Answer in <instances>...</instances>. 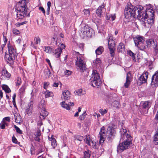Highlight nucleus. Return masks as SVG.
<instances>
[{
    "label": "nucleus",
    "instance_id": "obj_1",
    "mask_svg": "<svg viewBox=\"0 0 158 158\" xmlns=\"http://www.w3.org/2000/svg\"><path fill=\"white\" fill-rule=\"evenodd\" d=\"M139 17L143 26L146 28L150 27L154 23V11L151 8H147L145 11L143 7Z\"/></svg>",
    "mask_w": 158,
    "mask_h": 158
},
{
    "label": "nucleus",
    "instance_id": "obj_2",
    "mask_svg": "<svg viewBox=\"0 0 158 158\" xmlns=\"http://www.w3.org/2000/svg\"><path fill=\"white\" fill-rule=\"evenodd\" d=\"M120 133L121 135L120 141L124 140L123 142L119 144L117 148V152L120 153L130 147L131 143V137L125 127L121 128Z\"/></svg>",
    "mask_w": 158,
    "mask_h": 158
},
{
    "label": "nucleus",
    "instance_id": "obj_3",
    "mask_svg": "<svg viewBox=\"0 0 158 158\" xmlns=\"http://www.w3.org/2000/svg\"><path fill=\"white\" fill-rule=\"evenodd\" d=\"M27 2L26 0H21L16 5L17 10V20L23 19L27 15L30 16V13H28V8L27 7Z\"/></svg>",
    "mask_w": 158,
    "mask_h": 158
},
{
    "label": "nucleus",
    "instance_id": "obj_4",
    "mask_svg": "<svg viewBox=\"0 0 158 158\" xmlns=\"http://www.w3.org/2000/svg\"><path fill=\"white\" fill-rule=\"evenodd\" d=\"M143 7L140 5L134 7L132 5L128 6L125 10V18L128 19L131 17H136L139 19L140 12L142 10Z\"/></svg>",
    "mask_w": 158,
    "mask_h": 158
},
{
    "label": "nucleus",
    "instance_id": "obj_5",
    "mask_svg": "<svg viewBox=\"0 0 158 158\" xmlns=\"http://www.w3.org/2000/svg\"><path fill=\"white\" fill-rule=\"evenodd\" d=\"M8 54H6L5 56V60L8 63L11 64L13 62L16 56L17 53L15 47L9 42L7 44Z\"/></svg>",
    "mask_w": 158,
    "mask_h": 158
},
{
    "label": "nucleus",
    "instance_id": "obj_6",
    "mask_svg": "<svg viewBox=\"0 0 158 158\" xmlns=\"http://www.w3.org/2000/svg\"><path fill=\"white\" fill-rule=\"evenodd\" d=\"M76 65L77 69L80 72H83L86 69V64L84 61L83 56L78 52L76 53Z\"/></svg>",
    "mask_w": 158,
    "mask_h": 158
},
{
    "label": "nucleus",
    "instance_id": "obj_7",
    "mask_svg": "<svg viewBox=\"0 0 158 158\" xmlns=\"http://www.w3.org/2000/svg\"><path fill=\"white\" fill-rule=\"evenodd\" d=\"M135 45L141 50H143L146 48L144 43V39L141 36L138 35L133 38Z\"/></svg>",
    "mask_w": 158,
    "mask_h": 158
},
{
    "label": "nucleus",
    "instance_id": "obj_8",
    "mask_svg": "<svg viewBox=\"0 0 158 158\" xmlns=\"http://www.w3.org/2000/svg\"><path fill=\"white\" fill-rule=\"evenodd\" d=\"M81 33H80L81 35L83 36L84 37L86 36L89 37H91L93 34V31L90 27L88 26H85L81 28Z\"/></svg>",
    "mask_w": 158,
    "mask_h": 158
},
{
    "label": "nucleus",
    "instance_id": "obj_9",
    "mask_svg": "<svg viewBox=\"0 0 158 158\" xmlns=\"http://www.w3.org/2000/svg\"><path fill=\"white\" fill-rule=\"evenodd\" d=\"M92 75L94 78H93L91 81L92 85L94 87H95V86H99L101 83V81L98 73L97 70H94Z\"/></svg>",
    "mask_w": 158,
    "mask_h": 158
},
{
    "label": "nucleus",
    "instance_id": "obj_10",
    "mask_svg": "<svg viewBox=\"0 0 158 158\" xmlns=\"http://www.w3.org/2000/svg\"><path fill=\"white\" fill-rule=\"evenodd\" d=\"M114 126L113 124L110 125L107 129V131L109 132L107 138V140L109 142H112L115 136L116 131L114 128Z\"/></svg>",
    "mask_w": 158,
    "mask_h": 158
},
{
    "label": "nucleus",
    "instance_id": "obj_11",
    "mask_svg": "<svg viewBox=\"0 0 158 158\" xmlns=\"http://www.w3.org/2000/svg\"><path fill=\"white\" fill-rule=\"evenodd\" d=\"M114 126L113 124L110 125L107 129V131L109 132L107 138V140L109 142H112L115 136L116 131L114 128Z\"/></svg>",
    "mask_w": 158,
    "mask_h": 158
},
{
    "label": "nucleus",
    "instance_id": "obj_12",
    "mask_svg": "<svg viewBox=\"0 0 158 158\" xmlns=\"http://www.w3.org/2000/svg\"><path fill=\"white\" fill-rule=\"evenodd\" d=\"M114 126L113 124L110 125L107 129V131L109 132L107 138V140L109 142H112L115 136L116 131L114 128Z\"/></svg>",
    "mask_w": 158,
    "mask_h": 158
},
{
    "label": "nucleus",
    "instance_id": "obj_13",
    "mask_svg": "<svg viewBox=\"0 0 158 158\" xmlns=\"http://www.w3.org/2000/svg\"><path fill=\"white\" fill-rule=\"evenodd\" d=\"M44 103V102L41 101L38 106L41 109L40 116V118L41 120L44 119L48 114V112L45 108V106Z\"/></svg>",
    "mask_w": 158,
    "mask_h": 158
},
{
    "label": "nucleus",
    "instance_id": "obj_14",
    "mask_svg": "<svg viewBox=\"0 0 158 158\" xmlns=\"http://www.w3.org/2000/svg\"><path fill=\"white\" fill-rule=\"evenodd\" d=\"M115 47L114 41L112 39V37H110L108 40V48L110 51L111 56L113 58L114 55Z\"/></svg>",
    "mask_w": 158,
    "mask_h": 158
},
{
    "label": "nucleus",
    "instance_id": "obj_15",
    "mask_svg": "<svg viewBox=\"0 0 158 158\" xmlns=\"http://www.w3.org/2000/svg\"><path fill=\"white\" fill-rule=\"evenodd\" d=\"M99 135L100 143H103L105 140L106 135V129L104 126L101 128Z\"/></svg>",
    "mask_w": 158,
    "mask_h": 158
},
{
    "label": "nucleus",
    "instance_id": "obj_16",
    "mask_svg": "<svg viewBox=\"0 0 158 158\" xmlns=\"http://www.w3.org/2000/svg\"><path fill=\"white\" fill-rule=\"evenodd\" d=\"M151 84L153 87L158 86V70L153 75Z\"/></svg>",
    "mask_w": 158,
    "mask_h": 158
},
{
    "label": "nucleus",
    "instance_id": "obj_17",
    "mask_svg": "<svg viewBox=\"0 0 158 158\" xmlns=\"http://www.w3.org/2000/svg\"><path fill=\"white\" fill-rule=\"evenodd\" d=\"M85 141L86 143L92 147L94 148H96V143L95 141L92 140L90 139L89 135H86L85 138Z\"/></svg>",
    "mask_w": 158,
    "mask_h": 158
},
{
    "label": "nucleus",
    "instance_id": "obj_18",
    "mask_svg": "<svg viewBox=\"0 0 158 158\" xmlns=\"http://www.w3.org/2000/svg\"><path fill=\"white\" fill-rule=\"evenodd\" d=\"M11 74L8 72L7 70L3 69L2 72L1 78L2 80H8Z\"/></svg>",
    "mask_w": 158,
    "mask_h": 158
},
{
    "label": "nucleus",
    "instance_id": "obj_19",
    "mask_svg": "<svg viewBox=\"0 0 158 158\" xmlns=\"http://www.w3.org/2000/svg\"><path fill=\"white\" fill-rule=\"evenodd\" d=\"M148 73L147 72H144V73L140 77L139 80L141 84L146 82L148 78Z\"/></svg>",
    "mask_w": 158,
    "mask_h": 158
},
{
    "label": "nucleus",
    "instance_id": "obj_20",
    "mask_svg": "<svg viewBox=\"0 0 158 158\" xmlns=\"http://www.w3.org/2000/svg\"><path fill=\"white\" fill-rule=\"evenodd\" d=\"M146 43L147 44V46L148 48H149L151 47L152 48H155L156 46H157V43L156 41H155L154 40L149 39V40L146 41Z\"/></svg>",
    "mask_w": 158,
    "mask_h": 158
},
{
    "label": "nucleus",
    "instance_id": "obj_21",
    "mask_svg": "<svg viewBox=\"0 0 158 158\" xmlns=\"http://www.w3.org/2000/svg\"><path fill=\"white\" fill-rule=\"evenodd\" d=\"M105 6L104 5H102L99 6L97 10L96 13L99 17H101L102 14L105 12L106 10L105 8H104Z\"/></svg>",
    "mask_w": 158,
    "mask_h": 158
},
{
    "label": "nucleus",
    "instance_id": "obj_22",
    "mask_svg": "<svg viewBox=\"0 0 158 158\" xmlns=\"http://www.w3.org/2000/svg\"><path fill=\"white\" fill-rule=\"evenodd\" d=\"M48 139L51 142V145L53 148L55 149L57 145V143L56 139L54 138V136L53 135H52L51 137L48 136Z\"/></svg>",
    "mask_w": 158,
    "mask_h": 158
},
{
    "label": "nucleus",
    "instance_id": "obj_23",
    "mask_svg": "<svg viewBox=\"0 0 158 158\" xmlns=\"http://www.w3.org/2000/svg\"><path fill=\"white\" fill-rule=\"evenodd\" d=\"M70 94L71 93L69 90H64L63 91V97L62 98L65 100H68L70 98Z\"/></svg>",
    "mask_w": 158,
    "mask_h": 158
},
{
    "label": "nucleus",
    "instance_id": "obj_24",
    "mask_svg": "<svg viewBox=\"0 0 158 158\" xmlns=\"http://www.w3.org/2000/svg\"><path fill=\"white\" fill-rule=\"evenodd\" d=\"M32 102L31 101L28 105V106L26 109V113L28 115H30L31 113L33 108Z\"/></svg>",
    "mask_w": 158,
    "mask_h": 158
},
{
    "label": "nucleus",
    "instance_id": "obj_25",
    "mask_svg": "<svg viewBox=\"0 0 158 158\" xmlns=\"http://www.w3.org/2000/svg\"><path fill=\"white\" fill-rule=\"evenodd\" d=\"M62 52V48H58L54 50L53 53L55 57L58 58L60 57V55Z\"/></svg>",
    "mask_w": 158,
    "mask_h": 158
},
{
    "label": "nucleus",
    "instance_id": "obj_26",
    "mask_svg": "<svg viewBox=\"0 0 158 158\" xmlns=\"http://www.w3.org/2000/svg\"><path fill=\"white\" fill-rule=\"evenodd\" d=\"M15 122L18 123H20L21 122V117L19 114L16 112L14 113Z\"/></svg>",
    "mask_w": 158,
    "mask_h": 158
},
{
    "label": "nucleus",
    "instance_id": "obj_27",
    "mask_svg": "<svg viewBox=\"0 0 158 158\" xmlns=\"http://www.w3.org/2000/svg\"><path fill=\"white\" fill-rule=\"evenodd\" d=\"M130 74L127 73L126 76V82L124 84V86L125 87L127 88L130 83L131 82V78H130Z\"/></svg>",
    "mask_w": 158,
    "mask_h": 158
},
{
    "label": "nucleus",
    "instance_id": "obj_28",
    "mask_svg": "<svg viewBox=\"0 0 158 158\" xmlns=\"http://www.w3.org/2000/svg\"><path fill=\"white\" fill-rule=\"evenodd\" d=\"M94 66L99 67L101 64V60L99 58H97L93 61Z\"/></svg>",
    "mask_w": 158,
    "mask_h": 158
},
{
    "label": "nucleus",
    "instance_id": "obj_29",
    "mask_svg": "<svg viewBox=\"0 0 158 158\" xmlns=\"http://www.w3.org/2000/svg\"><path fill=\"white\" fill-rule=\"evenodd\" d=\"M151 103L148 101H146L144 102L143 106L144 108L148 109L151 106Z\"/></svg>",
    "mask_w": 158,
    "mask_h": 158
},
{
    "label": "nucleus",
    "instance_id": "obj_30",
    "mask_svg": "<svg viewBox=\"0 0 158 158\" xmlns=\"http://www.w3.org/2000/svg\"><path fill=\"white\" fill-rule=\"evenodd\" d=\"M125 48V46L124 44L122 43L119 44L118 48L117 50L119 52H122L124 50Z\"/></svg>",
    "mask_w": 158,
    "mask_h": 158
},
{
    "label": "nucleus",
    "instance_id": "obj_31",
    "mask_svg": "<svg viewBox=\"0 0 158 158\" xmlns=\"http://www.w3.org/2000/svg\"><path fill=\"white\" fill-rule=\"evenodd\" d=\"M2 87V89L5 91L6 93H9L11 92V90L8 86L6 85H3Z\"/></svg>",
    "mask_w": 158,
    "mask_h": 158
},
{
    "label": "nucleus",
    "instance_id": "obj_32",
    "mask_svg": "<svg viewBox=\"0 0 158 158\" xmlns=\"http://www.w3.org/2000/svg\"><path fill=\"white\" fill-rule=\"evenodd\" d=\"M103 51V48L102 47L100 46L96 50V53L97 55H100L102 53Z\"/></svg>",
    "mask_w": 158,
    "mask_h": 158
},
{
    "label": "nucleus",
    "instance_id": "obj_33",
    "mask_svg": "<svg viewBox=\"0 0 158 158\" xmlns=\"http://www.w3.org/2000/svg\"><path fill=\"white\" fill-rule=\"evenodd\" d=\"M153 141L156 145L158 144V131H156L154 136Z\"/></svg>",
    "mask_w": 158,
    "mask_h": 158
},
{
    "label": "nucleus",
    "instance_id": "obj_34",
    "mask_svg": "<svg viewBox=\"0 0 158 158\" xmlns=\"http://www.w3.org/2000/svg\"><path fill=\"white\" fill-rule=\"evenodd\" d=\"M61 105L62 107L65 108L67 110H69L70 109V107L68 104L65 103V102L63 101L61 103Z\"/></svg>",
    "mask_w": 158,
    "mask_h": 158
},
{
    "label": "nucleus",
    "instance_id": "obj_35",
    "mask_svg": "<svg viewBox=\"0 0 158 158\" xmlns=\"http://www.w3.org/2000/svg\"><path fill=\"white\" fill-rule=\"evenodd\" d=\"M44 73L47 78L49 77L51 73L50 70L48 68L45 69L44 70Z\"/></svg>",
    "mask_w": 158,
    "mask_h": 158
},
{
    "label": "nucleus",
    "instance_id": "obj_36",
    "mask_svg": "<svg viewBox=\"0 0 158 158\" xmlns=\"http://www.w3.org/2000/svg\"><path fill=\"white\" fill-rule=\"evenodd\" d=\"M84 157L83 158H89L90 154L89 153V151L88 150L87 151H85L84 152Z\"/></svg>",
    "mask_w": 158,
    "mask_h": 158
},
{
    "label": "nucleus",
    "instance_id": "obj_37",
    "mask_svg": "<svg viewBox=\"0 0 158 158\" xmlns=\"http://www.w3.org/2000/svg\"><path fill=\"white\" fill-rule=\"evenodd\" d=\"M52 48L50 47H45L44 50L47 53H51L52 51Z\"/></svg>",
    "mask_w": 158,
    "mask_h": 158
},
{
    "label": "nucleus",
    "instance_id": "obj_38",
    "mask_svg": "<svg viewBox=\"0 0 158 158\" xmlns=\"http://www.w3.org/2000/svg\"><path fill=\"white\" fill-rule=\"evenodd\" d=\"M75 93L77 95L81 96L82 94V90L81 89H78L77 90Z\"/></svg>",
    "mask_w": 158,
    "mask_h": 158
},
{
    "label": "nucleus",
    "instance_id": "obj_39",
    "mask_svg": "<svg viewBox=\"0 0 158 158\" xmlns=\"http://www.w3.org/2000/svg\"><path fill=\"white\" fill-rule=\"evenodd\" d=\"M35 44H37L40 42V38L39 37H36L34 38Z\"/></svg>",
    "mask_w": 158,
    "mask_h": 158
},
{
    "label": "nucleus",
    "instance_id": "obj_40",
    "mask_svg": "<svg viewBox=\"0 0 158 158\" xmlns=\"http://www.w3.org/2000/svg\"><path fill=\"white\" fill-rule=\"evenodd\" d=\"M86 115V112H84L80 116L79 118L81 120H83L85 119Z\"/></svg>",
    "mask_w": 158,
    "mask_h": 158
},
{
    "label": "nucleus",
    "instance_id": "obj_41",
    "mask_svg": "<svg viewBox=\"0 0 158 158\" xmlns=\"http://www.w3.org/2000/svg\"><path fill=\"white\" fill-rule=\"evenodd\" d=\"M14 126L16 131L17 133L20 134H21L22 133V131L20 130L19 127L16 126L15 125H14Z\"/></svg>",
    "mask_w": 158,
    "mask_h": 158
},
{
    "label": "nucleus",
    "instance_id": "obj_42",
    "mask_svg": "<svg viewBox=\"0 0 158 158\" xmlns=\"http://www.w3.org/2000/svg\"><path fill=\"white\" fill-rule=\"evenodd\" d=\"M5 121H2L1 123L0 124V128L2 129H4L5 127Z\"/></svg>",
    "mask_w": 158,
    "mask_h": 158
},
{
    "label": "nucleus",
    "instance_id": "obj_43",
    "mask_svg": "<svg viewBox=\"0 0 158 158\" xmlns=\"http://www.w3.org/2000/svg\"><path fill=\"white\" fill-rule=\"evenodd\" d=\"M128 54L131 56L134 59L135 58V55L134 53L131 50L128 51Z\"/></svg>",
    "mask_w": 158,
    "mask_h": 158
},
{
    "label": "nucleus",
    "instance_id": "obj_44",
    "mask_svg": "<svg viewBox=\"0 0 158 158\" xmlns=\"http://www.w3.org/2000/svg\"><path fill=\"white\" fill-rule=\"evenodd\" d=\"M112 105L114 107H118L119 106V103L117 101H114L113 102Z\"/></svg>",
    "mask_w": 158,
    "mask_h": 158
},
{
    "label": "nucleus",
    "instance_id": "obj_45",
    "mask_svg": "<svg viewBox=\"0 0 158 158\" xmlns=\"http://www.w3.org/2000/svg\"><path fill=\"white\" fill-rule=\"evenodd\" d=\"M99 112L103 115L107 113V111L106 109L103 110L102 109H101L99 110Z\"/></svg>",
    "mask_w": 158,
    "mask_h": 158
},
{
    "label": "nucleus",
    "instance_id": "obj_46",
    "mask_svg": "<svg viewBox=\"0 0 158 158\" xmlns=\"http://www.w3.org/2000/svg\"><path fill=\"white\" fill-rule=\"evenodd\" d=\"M16 83L17 85H20L21 83V78L20 77H18L17 79Z\"/></svg>",
    "mask_w": 158,
    "mask_h": 158
},
{
    "label": "nucleus",
    "instance_id": "obj_47",
    "mask_svg": "<svg viewBox=\"0 0 158 158\" xmlns=\"http://www.w3.org/2000/svg\"><path fill=\"white\" fill-rule=\"evenodd\" d=\"M27 23V21H24L21 23H17L16 24V25L17 27H19L21 25L25 24Z\"/></svg>",
    "mask_w": 158,
    "mask_h": 158
},
{
    "label": "nucleus",
    "instance_id": "obj_48",
    "mask_svg": "<svg viewBox=\"0 0 158 158\" xmlns=\"http://www.w3.org/2000/svg\"><path fill=\"white\" fill-rule=\"evenodd\" d=\"M26 87L25 86H22L19 89L20 93H23L25 92Z\"/></svg>",
    "mask_w": 158,
    "mask_h": 158
},
{
    "label": "nucleus",
    "instance_id": "obj_49",
    "mask_svg": "<svg viewBox=\"0 0 158 158\" xmlns=\"http://www.w3.org/2000/svg\"><path fill=\"white\" fill-rule=\"evenodd\" d=\"M13 32L15 34L18 35L20 33V31L16 29H14L13 30Z\"/></svg>",
    "mask_w": 158,
    "mask_h": 158
},
{
    "label": "nucleus",
    "instance_id": "obj_50",
    "mask_svg": "<svg viewBox=\"0 0 158 158\" xmlns=\"http://www.w3.org/2000/svg\"><path fill=\"white\" fill-rule=\"evenodd\" d=\"M41 135V131L39 129L37 130L36 132L34 135L35 136H40Z\"/></svg>",
    "mask_w": 158,
    "mask_h": 158
},
{
    "label": "nucleus",
    "instance_id": "obj_51",
    "mask_svg": "<svg viewBox=\"0 0 158 158\" xmlns=\"http://www.w3.org/2000/svg\"><path fill=\"white\" fill-rule=\"evenodd\" d=\"M16 94H14L13 96L12 102H13V104L14 105V106H16L15 102V98H16Z\"/></svg>",
    "mask_w": 158,
    "mask_h": 158
},
{
    "label": "nucleus",
    "instance_id": "obj_52",
    "mask_svg": "<svg viewBox=\"0 0 158 158\" xmlns=\"http://www.w3.org/2000/svg\"><path fill=\"white\" fill-rule=\"evenodd\" d=\"M84 12L85 14L86 15H89L90 14V11L89 10L84 9Z\"/></svg>",
    "mask_w": 158,
    "mask_h": 158
},
{
    "label": "nucleus",
    "instance_id": "obj_53",
    "mask_svg": "<svg viewBox=\"0 0 158 158\" xmlns=\"http://www.w3.org/2000/svg\"><path fill=\"white\" fill-rule=\"evenodd\" d=\"M12 141L13 143H17L18 142L17 139L14 135L12 137Z\"/></svg>",
    "mask_w": 158,
    "mask_h": 158
},
{
    "label": "nucleus",
    "instance_id": "obj_54",
    "mask_svg": "<svg viewBox=\"0 0 158 158\" xmlns=\"http://www.w3.org/2000/svg\"><path fill=\"white\" fill-rule=\"evenodd\" d=\"M82 137L77 136L75 137V140H79L80 141H81L82 140Z\"/></svg>",
    "mask_w": 158,
    "mask_h": 158
},
{
    "label": "nucleus",
    "instance_id": "obj_55",
    "mask_svg": "<svg viewBox=\"0 0 158 158\" xmlns=\"http://www.w3.org/2000/svg\"><path fill=\"white\" fill-rule=\"evenodd\" d=\"M110 21H113L115 19V16L114 15H111L110 16Z\"/></svg>",
    "mask_w": 158,
    "mask_h": 158
},
{
    "label": "nucleus",
    "instance_id": "obj_56",
    "mask_svg": "<svg viewBox=\"0 0 158 158\" xmlns=\"http://www.w3.org/2000/svg\"><path fill=\"white\" fill-rule=\"evenodd\" d=\"M2 121H4L6 122V121H7L8 122H10V118L9 117H7L4 118Z\"/></svg>",
    "mask_w": 158,
    "mask_h": 158
},
{
    "label": "nucleus",
    "instance_id": "obj_57",
    "mask_svg": "<svg viewBox=\"0 0 158 158\" xmlns=\"http://www.w3.org/2000/svg\"><path fill=\"white\" fill-rule=\"evenodd\" d=\"M49 84V83L48 82H44V89H46Z\"/></svg>",
    "mask_w": 158,
    "mask_h": 158
},
{
    "label": "nucleus",
    "instance_id": "obj_58",
    "mask_svg": "<svg viewBox=\"0 0 158 158\" xmlns=\"http://www.w3.org/2000/svg\"><path fill=\"white\" fill-rule=\"evenodd\" d=\"M35 137H34L35 140L36 141L39 142L40 140V136H35Z\"/></svg>",
    "mask_w": 158,
    "mask_h": 158
},
{
    "label": "nucleus",
    "instance_id": "obj_59",
    "mask_svg": "<svg viewBox=\"0 0 158 158\" xmlns=\"http://www.w3.org/2000/svg\"><path fill=\"white\" fill-rule=\"evenodd\" d=\"M84 46V44L83 43H81L79 44V46L81 50H83V49Z\"/></svg>",
    "mask_w": 158,
    "mask_h": 158
},
{
    "label": "nucleus",
    "instance_id": "obj_60",
    "mask_svg": "<svg viewBox=\"0 0 158 158\" xmlns=\"http://www.w3.org/2000/svg\"><path fill=\"white\" fill-rule=\"evenodd\" d=\"M71 74V72L69 70H66L65 72V74L67 75H69Z\"/></svg>",
    "mask_w": 158,
    "mask_h": 158
},
{
    "label": "nucleus",
    "instance_id": "obj_61",
    "mask_svg": "<svg viewBox=\"0 0 158 158\" xmlns=\"http://www.w3.org/2000/svg\"><path fill=\"white\" fill-rule=\"evenodd\" d=\"M43 123L41 120L39 121L37 123V126H40L42 125Z\"/></svg>",
    "mask_w": 158,
    "mask_h": 158
},
{
    "label": "nucleus",
    "instance_id": "obj_62",
    "mask_svg": "<svg viewBox=\"0 0 158 158\" xmlns=\"http://www.w3.org/2000/svg\"><path fill=\"white\" fill-rule=\"evenodd\" d=\"M52 93L51 92H49L48 93H46L45 94V97L48 98L51 96V94Z\"/></svg>",
    "mask_w": 158,
    "mask_h": 158
},
{
    "label": "nucleus",
    "instance_id": "obj_63",
    "mask_svg": "<svg viewBox=\"0 0 158 158\" xmlns=\"http://www.w3.org/2000/svg\"><path fill=\"white\" fill-rule=\"evenodd\" d=\"M39 9L40 10L43 12V13L44 14H45V10L44 8L43 7H40L39 8Z\"/></svg>",
    "mask_w": 158,
    "mask_h": 158
},
{
    "label": "nucleus",
    "instance_id": "obj_64",
    "mask_svg": "<svg viewBox=\"0 0 158 158\" xmlns=\"http://www.w3.org/2000/svg\"><path fill=\"white\" fill-rule=\"evenodd\" d=\"M154 48L155 52L157 54L158 52V49L157 46H156L155 48Z\"/></svg>",
    "mask_w": 158,
    "mask_h": 158
}]
</instances>
